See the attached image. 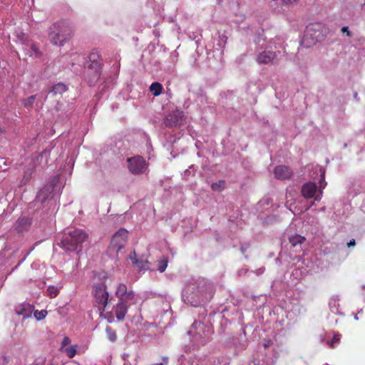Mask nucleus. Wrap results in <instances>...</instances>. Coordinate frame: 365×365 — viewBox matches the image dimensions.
Masks as SVG:
<instances>
[{"label": "nucleus", "instance_id": "f257e3e1", "mask_svg": "<svg viewBox=\"0 0 365 365\" xmlns=\"http://www.w3.org/2000/svg\"><path fill=\"white\" fill-rule=\"evenodd\" d=\"M50 29L49 40L52 44L56 46H63L73 34V28L71 24L66 20L54 23Z\"/></svg>", "mask_w": 365, "mask_h": 365}, {"label": "nucleus", "instance_id": "f03ea898", "mask_svg": "<svg viewBox=\"0 0 365 365\" xmlns=\"http://www.w3.org/2000/svg\"><path fill=\"white\" fill-rule=\"evenodd\" d=\"M88 235L81 229H73L67 232L61 241L63 249L74 251L86 240Z\"/></svg>", "mask_w": 365, "mask_h": 365}, {"label": "nucleus", "instance_id": "7ed1b4c3", "mask_svg": "<svg viewBox=\"0 0 365 365\" xmlns=\"http://www.w3.org/2000/svg\"><path fill=\"white\" fill-rule=\"evenodd\" d=\"M93 295L94 305L98 307L101 316H103V312H106L109 297L106 284L103 282L95 284L93 286Z\"/></svg>", "mask_w": 365, "mask_h": 365}, {"label": "nucleus", "instance_id": "20e7f679", "mask_svg": "<svg viewBox=\"0 0 365 365\" xmlns=\"http://www.w3.org/2000/svg\"><path fill=\"white\" fill-rule=\"evenodd\" d=\"M115 296L118 298V302L127 304L130 306L137 304L138 300L134 292L131 289H128L127 285L123 283H120L118 285L115 290Z\"/></svg>", "mask_w": 365, "mask_h": 365}, {"label": "nucleus", "instance_id": "39448f33", "mask_svg": "<svg viewBox=\"0 0 365 365\" xmlns=\"http://www.w3.org/2000/svg\"><path fill=\"white\" fill-rule=\"evenodd\" d=\"M128 239V231L125 229L120 228L117 231L111 240L108 251L110 254L115 252L118 256V252L124 248Z\"/></svg>", "mask_w": 365, "mask_h": 365}, {"label": "nucleus", "instance_id": "423d86ee", "mask_svg": "<svg viewBox=\"0 0 365 365\" xmlns=\"http://www.w3.org/2000/svg\"><path fill=\"white\" fill-rule=\"evenodd\" d=\"M128 168L133 175L143 174L148 169V163L140 155L127 158Z\"/></svg>", "mask_w": 365, "mask_h": 365}, {"label": "nucleus", "instance_id": "0eeeda50", "mask_svg": "<svg viewBox=\"0 0 365 365\" xmlns=\"http://www.w3.org/2000/svg\"><path fill=\"white\" fill-rule=\"evenodd\" d=\"M185 118L183 111L175 110L165 117L164 124L167 127L179 126L185 122Z\"/></svg>", "mask_w": 365, "mask_h": 365}, {"label": "nucleus", "instance_id": "6e6552de", "mask_svg": "<svg viewBox=\"0 0 365 365\" xmlns=\"http://www.w3.org/2000/svg\"><path fill=\"white\" fill-rule=\"evenodd\" d=\"M278 60L277 53L269 50L261 51L256 56V61L259 64H277Z\"/></svg>", "mask_w": 365, "mask_h": 365}, {"label": "nucleus", "instance_id": "1a4fd4ad", "mask_svg": "<svg viewBox=\"0 0 365 365\" xmlns=\"http://www.w3.org/2000/svg\"><path fill=\"white\" fill-rule=\"evenodd\" d=\"M84 68L89 69H95L102 71L103 62L102 58L99 53L93 50L88 56Z\"/></svg>", "mask_w": 365, "mask_h": 365}, {"label": "nucleus", "instance_id": "9d476101", "mask_svg": "<svg viewBox=\"0 0 365 365\" xmlns=\"http://www.w3.org/2000/svg\"><path fill=\"white\" fill-rule=\"evenodd\" d=\"M317 186L315 182H309L304 184L302 187V195L306 199L314 198L315 200L319 201L322 198V193L316 195Z\"/></svg>", "mask_w": 365, "mask_h": 365}, {"label": "nucleus", "instance_id": "9b49d317", "mask_svg": "<svg viewBox=\"0 0 365 365\" xmlns=\"http://www.w3.org/2000/svg\"><path fill=\"white\" fill-rule=\"evenodd\" d=\"M31 224V218L29 217H19L15 223V230L19 234L22 235L29 230Z\"/></svg>", "mask_w": 365, "mask_h": 365}, {"label": "nucleus", "instance_id": "f8f14e48", "mask_svg": "<svg viewBox=\"0 0 365 365\" xmlns=\"http://www.w3.org/2000/svg\"><path fill=\"white\" fill-rule=\"evenodd\" d=\"M101 72L102 71L98 70L84 68L83 76L84 79L88 82L89 86H92L96 83V81L100 78Z\"/></svg>", "mask_w": 365, "mask_h": 365}, {"label": "nucleus", "instance_id": "ddd939ff", "mask_svg": "<svg viewBox=\"0 0 365 365\" xmlns=\"http://www.w3.org/2000/svg\"><path fill=\"white\" fill-rule=\"evenodd\" d=\"M33 311L34 307L29 303H23L15 307V313L18 316H21L24 319L31 317Z\"/></svg>", "mask_w": 365, "mask_h": 365}, {"label": "nucleus", "instance_id": "4468645a", "mask_svg": "<svg viewBox=\"0 0 365 365\" xmlns=\"http://www.w3.org/2000/svg\"><path fill=\"white\" fill-rule=\"evenodd\" d=\"M274 175L276 178L284 180L290 178L292 172L291 169L286 165H279L275 168Z\"/></svg>", "mask_w": 365, "mask_h": 365}, {"label": "nucleus", "instance_id": "2eb2a0df", "mask_svg": "<svg viewBox=\"0 0 365 365\" xmlns=\"http://www.w3.org/2000/svg\"><path fill=\"white\" fill-rule=\"evenodd\" d=\"M129 307L130 306L127 304H123L118 302V303L113 307L115 315L118 322L124 320Z\"/></svg>", "mask_w": 365, "mask_h": 365}, {"label": "nucleus", "instance_id": "dca6fc26", "mask_svg": "<svg viewBox=\"0 0 365 365\" xmlns=\"http://www.w3.org/2000/svg\"><path fill=\"white\" fill-rule=\"evenodd\" d=\"M53 187L51 185L44 186L38 193L37 198L39 201L43 202L48 199L51 194Z\"/></svg>", "mask_w": 365, "mask_h": 365}, {"label": "nucleus", "instance_id": "f3484780", "mask_svg": "<svg viewBox=\"0 0 365 365\" xmlns=\"http://www.w3.org/2000/svg\"><path fill=\"white\" fill-rule=\"evenodd\" d=\"M68 90V87L66 85L62 83H57L54 85L51 92L53 93L54 95H61L63 93H65Z\"/></svg>", "mask_w": 365, "mask_h": 365}, {"label": "nucleus", "instance_id": "a211bd4d", "mask_svg": "<svg viewBox=\"0 0 365 365\" xmlns=\"http://www.w3.org/2000/svg\"><path fill=\"white\" fill-rule=\"evenodd\" d=\"M289 241L292 246L294 247L302 245L305 241V237L299 235H294L289 238Z\"/></svg>", "mask_w": 365, "mask_h": 365}, {"label": "nucleus", "instance_id": "6ab92c4d", "mask_svg": "<svg viewBox=\"0 0 365 365\" xmlns=\"http://www.w3.org/2000/svg\"><path fill=\"white\" fill-rule=\"evenodd\" d=\"M163 86L158 82L153 83L150 86V91L154 96H158L162 93Z\"/></svg>", "mask_w": 365, "mask_h": 365}, {"label": "nucleus", "instance_id": "aec40b11", "mask_svg": "<svg viewBox=\"0 0 365 365\" xmlns=\"http://www.w3.org/2000/svg\"><path fill=\"white\" fill-rule=\"evenodd\" d=\"M77 345H72L70 346H68L61 351L62 352L65 353L66 356L69 358H73L75 356L77 352Z\"/></svg>", "mask_w": 365, "mask_h": 365}, {"label": "nucleus", "instance_id": "412c9836", "mask_svg": "<svg viewBox=\"0 0 365 365\" xmlns=\"http://www.w3.org/2000/svg\"><path fill=\"white\" fill-rule=\"evenodd\" d=\"M36 100V96L33 95L26 98L22 100V104L27 109H31L33 107L34 101Z\"/></svg>", "mask_w": 365, "mask_h": 365}, {"label": "nucleus", "instance_id": "4be33fe9", "mask_svg": "<svg viewBox=\"0 0 365 365\" xmlns=\"http://www.w3.org/2000/svg\"><path fill=\"white\" fill-rule=\"evenodd\" d=\"M58 294H59V289L54 286L48 287L46 289V294L50 298H54V297H57Z\"/></svg>", "mask_w": 365, "mask_h": 365}, {"label": "nucleus", "instance_id": "5701e85b", "mask_svg": "<svg viewBox=\"0 0 365 365\" xmlns=\"http://www.w3.org/2000/svg\"><path fill=\"white\" fill-rule=\"evenodd\" d=\"M106 332L108 338L110 341H114L116 339V333L115 331L110 327H107L106 329Z\"/></svg>", "mask_w": 365, "mask_h": 365}, {"label": "nucleus", "instance_id": "b1692460", "mask_svg": "<svg viewBox=\"0 0 365 365\" xmlns=\"http://www.w3.org/2000/svg\"><path fill=\"white\" fill-rule=\"evenodd\" d=\"M47 314H48V312L46 310H41V311L36 310L34 312V315L38 321H41V320H43V319H45Z\"/></svg>", "mask_w": 365, "mask_h": 365}, {"label": "nucleus", "instance_id": "393cba45", "mask_svg": "<svg viewBox=\"0 0 365 365\" xmlns=\"http://www.w3.org/2000/svg\"><path fill=\"white\" fill-rule=\"evenodd\" d=\"M224 186H225V181L220 180L217 182H213L211 185V188L214 191H221L224 189Z\"/></svg>", "mask_w": 365, "mask_h": 365}, {"label": "nucleus", "instance_id": "a878e982", "mask_svg": "<svg viewBox=\"0 0 365 365\" xmlns=\"http://www.w3.org/2000/svg\"><path fill=\"white\" fill-rule=\"evenodd\" d=\"M340 341V334H336L333 336L332 339L329 341V347L331 349H334L336 346V344Z\"/></svg>", "mask_w": 365, "mask_h": 365}, {"label": "nucleus", "instance_id": "bb28decb", "mask_svg": "<svg viewBox=\"0 0 365 365\" xmlns=\"http://www.w3.org/2000/svg\"><path fill=\"white\" fill-rule=\"evenodd\" d=\"M168 267V260L163 259L158 262V270L163 272Z\"/></svg>", "mask_w": 365, "mask_h": 365}, {"label": "nucleus", "instance_id": "cd10ccee", "mask_svg": "<svg viewBox=\"0 0 365 365\" xmlns=\"http://www.w3.org/2000/svg\"><path fill=\"white\" fill-rule=\"evenodd\" d=\"M71 343V340L68 336H65L61 342V351L68 347L67 346Z\"/></svg>", "mask_w": 365, "mask_h": 365}, {"label": "nucleus", "instance_id": "c85d7f7f", "mask_svg": "<svg viewBox=\"0 0 365 365\" xmlns=\"http://www.w3.org/2000/svg\"><path fill=\"white\" fill-rule=\"evenodd\" d=\"M40 53V51H39V49L37 47V46L34 43L31 44V54L30 55H32V54H35V55H38Z\"/></svg>", "mask_w": 365, "mask_h": 365}, {"label": "nucleus", "instance_id": "c756f323", "mask_svg": "<svg viewBox=\"0 0 365 365\" xmlns=\"http://www.w3.org/2000/svg\"><path fill=\"white\" fill-rule=\"evenodd\" d=\"M273 344V341L272 339H265L263 343L264 348L267 349Z\"/></svg>", "mask_w": 365, "mask_h": 365}, {"label": "nucleus", "instance_id": "7c9ffc66", "mask_svg": "<svg viewBox=\"0 0 365 365\" xmlns=\"http://www.w3.org/2000/svg\"><path fill=\"white\" fill-rule=\"evenodd\" d=\"M106 315L108 316H105V317L108 319V322H111L113 320V314L112 312H107Z\"/></svg>", "mask_w": 365, "mask_h": 365}, {"label": "nucleus", "instance_id": "2f4dec72", "mask_svg": "<svg viewBox=\"0 0 365 365\" xmlns=\"http://www.w3.org/2000/svg\"><path fill=\"white\" fill-rule=\"evenodd\" d=\"M341 31L346 33L348 36H351V33L349 31L348 26H343Z\"/></svg>", "mask_w": 365, "mask_h": 365}, {"label": "nucleus", "instance_id": "473e14b6", "mask_svg": "<svg viewBox=\"0 0 365 365\" xmlns=\"http://www.w3.org/2000/svg\"><path fill=\"white\" fill-rule=\"evenodd\" d=\"M356 245L355 240L352 239L347 243V247H354Z\"/></svg>", "mask_w": 365, "mask_h": 365}, {"label": "nucleus", "instance_id": "72a5a7b5", "mask_svg": "<svg viewBox=\"0 0 365 365\" xmlns=\"http://www.w3.org/2000/svg\"><path fill=\"white\" fill-rule=\"evenodd\" d=\"M6 128H4V127H1V126L0 125V137H1L2 135L5 134V133H6Z\"/></svg>", "mask_w": 365, "mask_h": 365}, {"label": "nucleus", "instance_id": "f704fd0d", "mask_svg": "<svg viewBox=\"0 0 365 365\" xmlns=\"http://www.w3.org/2000/svg\"><path fill=\"white\" fill-rule=\"evenodd\" d=\"M282 1L284 4H288L295 3V2H297V0H282Z\"/></svg>", "mask_w": 365, "mask_h": 365}, {"label": "nucleus", "instance_id": "c9c22d12", "mask_svg": "<svg viewBox=\"0 0 365 365\" xmlns=\"http://www.w3.org/2000/svg\"><path fill=\"white\" fill-rule=\"evenodd\" d=\"M322 178H324V175H322ZM326 183L324 182V179L320 182V187H324Z\"/></svg>", "mask_w": 365, "mask_h": 365}, {"label": "nucleus", "instance_id": "e433bc0d", "mask_svg": "<svg viewBox=\"0 0 365 365\" xmlns=\"http://www.w3.org/2000/svg\"><path fill=\"white\" fill-rule=\"evenodd\" d=\"M259 270L263 272L264 270V268H261Z\"/></svg>", "mask_w": 365, "mask_h": 365}, {"label": "nucleus", "instance_id": "4c0bfd02", "mask_svg": "<svg viewBox=\"0 0 365 365\" xmlns=\"http://www.w3.org/2000/svg\"><path fill=\"white\" fill-rule=\"evenodd\" d=\"M133 263H135V264H137V263H138V262H137L136 260H135V261H133Z\"/></svg>", "mask_w": 365, "mask_h": 365}, {"label": "nucleus", "instance_id": "58836bf2", "mask_svg": "<svg viewBox=\"0 0 365 365\" xmlns=\"http://www.w3.org/2000/svg\"><path fill=\"white\" fill-rule=\"evenodd\" d=\"M156 365H163L162 364H156Z\"/></svg>", "mask_w": 365, "mask_h": 365}]
</instances>
